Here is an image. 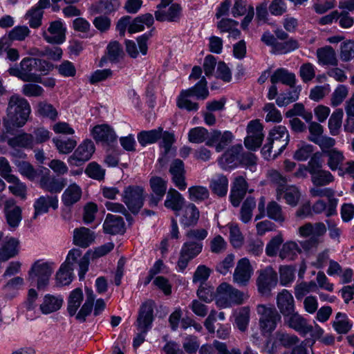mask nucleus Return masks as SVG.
<instances>
[{
	"label": "nucleus",
	"instance_id": "obj_11",
	"mask_svg": "<svg viewBox=\"0 0 354 354\" xmlns=\"http://www.w3.org/2000/svg\"><path fill=\"white\" fill-rule=\"evenodd\" d=\"M310 165V180L314 186L324 187L335 181V176L331 172L322 168V162L319 157L315 156Z\"/></svg>",
	"mask_w": 354,
	"mask_h": 354
},
{
	"label": "nucleus",
	"instance_id": "obj_7",
	"mask_svg": "<svg viewBox=\"0 0 354 354\" xmlns=\"http://www.w3.org/2000/svg\"><path fill=\"white\" fill-rule=\"evenodd\" d=\"M145 196L144 187L140 185L125 187L121 195L122 202L133 214H137L142 207Z\"/></svg>",
	"mask_w": 354,
	"mask_h": 354
},
{
	"label": "nucleus",
	"instance_id": "obj_6",
	"mask_svg": "<svg viewBox=\"0 0 354 354\" xmlns=\"http://www.w3.org/2000/svg\"><path fill=\"white\" fill-rule=\"evenodd\" d=\"M248 298L246 293L227 283H222L216 289V305L220 308L240 305Z\"/></svg>",
	"mask_w": 354,
	"mask_h": 354
},
{
	"label": "nucleus",
	"instance_id": "obj_20",
	"mask_svg": "<svg viewBox=\"0 0 354 354\" xmlns=\"http://www.w3.org/2000/svg\"><path fill=\"white\" fill-rule=\"evenodd\" d=\"M66 28L60 21H55L50 24L46 31L43 32L44 39L50 44H60L66 39Z\"/></svg>",
	"mask_w": 354,
	"mask_h": 354
},
{
	"label": "nucleus",
	"instance_id": "obj_18",
	"mask_svg": "<svg viewBox=\"0 0 354 354\" xmlns=\"http://www.w3.org/2000/svg\"><path fill=\"white\" fill-rule=\"evenodd\" d=\"M149 185L152 193L149 196V205L151 207H156L166 194L167 182L158 176L150 178Z\"/></svg>",
	"mask_w": 354,
	"mask_h": 354
},
{
	"label": "nucleus",
	"instance_id": "obj_2",
	"mask_svg": "<svg viewBox=\"0 0 354 354\" xmlns=\"http://www.w3.org/2000/svg\"><path fill=\"white\" fill-rule=\"evenodd\" d=\"M6 112L3 124L6 133H10L14 127H22L26 123L31 112L30 105L25 98L13 95L9 99Z\"/></svg>",
	"mask_w": 354,
	"mask_h": 354
},
{
	"label": "nucleus",
	"instance_id": "obj_60",
	"mask_svg": "<svg viewBox=\"0 0 354 354\" xmlns=\"http://www.w3.org/2000/svg\"><path fill=\"white\" fill-rule=\"evenodd\" d=\"M317 288L315 281L305 282L297 283L295 286V295L297 300H301L307 294L311 291H314Z\"/></svg>",
	"mask_w": 354,
	"mask_h": 354
},
{
	"label": "nucleus",
	"instance_id": "obj_48",
	"mask_svg": "<svg viewBox=\"0 0 354 354\" xmlns=\"http://www.w3.org/2000/svg\"><path fill=\"white\" fill-rule=\"evenodd\" d=\"M52 141L59 153L62 154L70 153L77 145V142L73 138L57 137L53 138Z\"/></svg>",
	"mask_w": 354,
	"mask_h": 354
},
{
	"label": "nucleus",
	"instance_id": "obj_32",
	"mask_svg": "<svg viewBox=\"0 0 354 354\" xmlns=\"http://www.w3.org/2000/svg\"><path fill=\"white\" fill-rule=\"evenodd\" d=\"M281 198H284L288 205L295 207L300 198L299 191L297 187L293 185L277 188V199L280 200Z\"/></svg>",
	"mask_w": 354,
	"mask_h": 354
},
{
	"label": "nucleus",
	"instance_id": "obj_14",
	"mask_svg": "<svg viewBox=\"0 0 354 354\" xmlns=\"http://www.w3.org/2000/svg\"><path fill=\"white\" fill-rule=\"evenodd\" d=\"M234 138L231 131L222 132L215 129L209 132L205 145L210 147H214L216 151L221 152L232 142Z\"/></svg>",
	"mask_w": 354,
	"mask_h": 354
},
{
	"label": "nucleus",
	"instance_id": "obj_33",
	"mask_svg": "<svg viewBox=\"0 0 354 354\" xmlns=\"http://www.w3.org/2000/svg\"><path fill=\"white\" fill-rule=\"evenodd\" d=\"M270 82L272 84L281 83L290 87H294L296 83L295 73L289 72L286 68H279L274 71L270 77Z\"/></svg>",
	"mask_w": 354,
	"mask_h": 354
},
{
	"label": "nucleus",
	"instance_id": "obj_23",
	"mask_svg": "<svg viewBox=\"0 0 354 354\" xmlns=\"http://www.w3.org/2000/svg\"><path fill=\"white\" fill-rule=\"evenodd\" d=\"M277 305L284 318L295 310V301L292 294L286 289L277 296Z\"/></svg>",
	"mask_w": 354,
	"mask_h": 354
},
{
	"label": "nucleus",
	"instance_id": "obj_49",
	"mask_svg": "<svg viewBox=\"0 0 354 354\" xmlns=\"http://www.w3.org/2000/svg\"><path fill=\"white\" fill-rule=\"evenodd\" d=\"M300 252L301 250L296 242L288 241L282 245L281 249L279 250V256L281 259L292 261L295 259Z\"/></svg>",
	"mask_w": 354,
	"mask_h": 354
},
{
	"label": "nucleus",
	"instance_id": "obj_53",
	"mask_svg": "<svg viewBox=\"0 0 354 354\" xmlns=\"http://www.w3.org/2000/svg\"><path fill=\"white\" fill-rule=\"evenodd\" d=\"M333 327L339 334H346L352 328V324L344 313H338L333 322Z\"/></svg>",
	"mask_w": 354,
	"mask_h": 354
},
{
	"label": "nucleus",
	"instance_id": "obj_16",
	"mask_svg": "<svg viewBox=\"0 0 354 354\" xmlns=\"http://www.w3.org/2000/svg\"><path fill=\"white\" fill-rule=\"evenodd\" d=\"M253 274V268L248 259H241L236 264L233 274V281L239 286H246Z\"/></svg>",
	"mask_w": 354,
	"mask_h": 354
},
{
	"label": "nucleus",
	"instance_id": "obj_17",
	"mask_svg": "<svg viewBox=\"0 0 354 354\" xmlns=\"http://www.w3.org/2000/svg\"><path fill=\"white\" fill-rule=\"evenodd\" d=\"M3 210L7 224L10 230H15L22 220L21 208L14 199L10 198L6 201Z\"/></svg>",
	"mask_w": 354,
	"mask_h": 354
},
{
	"label": "nucleus",
	"instance_id": "obj_57",
	"mask_svg": "<svg viewBox=\"0 0 354 354\" xmlns=\"http://www.w3.org/2000/svg\"><path fill=\"white\" fill-rule=\"evenodd\" d=\"M189 198L196 203L207 199L209 196V190L203 186H192L188 189Z\"/></svg>",
	"mask_w": 354,
	"mask_h": 354
},
{
	"label": "nucleus",
	"instance_id": "obj_63",
	"mask_svg": "<svg viewBox=\"0 0 354 354\" xmlns=\"http://www.w3.org/2000/svg\"><path fill=\"white\" fill-rule=\"evenodd\" d=\"M108 59L112 62H118L123 55V49L118 41H111L107 47Z\"/></svg>",
	"mask_w": 354,
	"mask_h": 354
},
{
	"label": "nucleus",
	"instance_id": "obj_36",
	"mask_svg": "<svg viewBox=\"0 0 354 354\" xmlns=\"http://www.w3.org/2000/svg\"><path fill=\"white\" fill-rule=\"evenodd\" d=\"M316 55L318 59V63L321 65H337L338 61L336 57L335 51L330 46H326L325 47L318 48L317 50Z\"/></svg>",
	"mask_w": 354,
	"mask_h": 354
},
{
	"label": "nucleus",
	"instance_id": "obj_52",
	"mask_svg": "<svg viewBox=\"0 0 354 354\" xmlns=\"http://www.w3.org/2000/svg\"><path fill=\"white\" fill-rule=\"evenodd\" d=\"M266 215L270 219L282 223L286 220V216L282 207L276 201L269 202L266 208Z\"/></svg>",
	"mask_w": 354,
	"mask_h": 354
},
{
	"label": "nucleus",
	"instance_id": "obj_37",
	"mask_svg": "<svg viewBox=\"0 0 354 354\" xmlns=\"http://www.w3.org/2000/svg\"><path fill=\"white\" fill-rule=\"evenodd\" d=\"M324 156L327 158V165L331 171H337L343 167L345 157L343 152L333 148L330 151H324Z\"/></svg>",
	"mask_w": 354,
	"mask_h": 354
},
{
	"label": "nucleus",
	"instance_id": "obj_24",
	"mask_svg": "<svg viewBox=\"0 0 354 354\" xmlns=\"http://www.w3.org/2000/svg\"><path fill=\"white\" fill-rule=\"evenodd\" d=\"M95 239V232L90 229L81 227L73 231V243L82 248L90 246Z\"/></svg>",
	"mask_w": 354,
	"mask_h": 354
},
{
	"label": "nucleus",
	"instance_id": "obj_40",
	"mask_svg": "<svg viewBox=\"0 0 354 354\" xmlns=\"http://www.w3.org/2000/svg\"><path fill=\"white\" fill-rule=\"evenodd\" d=\"M86 298L85 302L81 307L79 312L75 314V318L80 322H84L86 317L91 313L95 299V295L92 290L86 289Z\"/></svg>",
	"mask_w": 354,
	"mask_h": 354
},
{
	"label": "nucleus",
	"instance_id": "obj_26",
	"mask_svg": "<svg viewBox=\"0 0 354 354\" xmlns=\"http://www.w3.org/2000/svg\"><path fill=\"white\" fill-rule=\"evenodd\" d=\"M66 179L44 175L39 180L40 187L50 193H59L66 185Z\"/></svg>",
	"mask_w": 354,
	"mask_h": 354
},
{
	"label": "nucleus",
	"instance_id": "obj_19",
	"mask_svg": "<svg viewBox=\"0 0 354 354\" xmlns=\"http://www.w3.org/2000/svg\"><path fill=\"white\" fill-rule=\"evenodd\" d=\"M248 190V183L244 177L239 176L234 178L232 184L230 199L232 205L237 207L244 198Z\"/></svg>",
	"mask_w": 354,
	"mask_h": 354
},
{
	"label": "nucleus",
	"instance_id": "obj_1",
	"mask_svg": "<svg viewBox=\"0 0 354 354\" xmlns=\"http://www.w3.org/2000/svg\"><path fill=\"white\" fill-rule=\"evenodd\" d=\"M53 68V65L46 60L33 57H25L19 67L10 68L9 73L24 82H41V76L47 75Z\"/></svg>",
	"mask_w": 354,
	"mask_h": 354
},
{
	"label": "nucleus",
	"instance_id": "obj_35",
	"mask_svg": "<svg viewBox=\"0 0 354 354\" xmlns=\"http://www.w3.org/2000/svg\"><path fill=\"white\" fill-rule=\"evenodd\" d=\"M185 199L176 189L171 188L168 190L164 203L165 207L176 212L180 211L183 207Z\"/></svg>",
	"mask_w": 354,
	"mask_h": 354
},
{
	"label": "nucleus",
	"instance_id": "obj_50",
	"mask_svg": "<svg viewBox=\"0 0 354 354\" xmlns=\"http://www.w3.org/2000/svg\"><path fill=\"white\" fill-rule=\"evenodd\" d=\"M299 339L295 335H290L286 333L278 331L276 333V341L272 344V350L270 353L273 354L275 352L274 346L279 343L284 347H290L299 343Z\"/></svg>",
	"mask_w": 354,
	"mask_h": 354
},
{
	"label": "nucleus",
	"instance_id": "obj_21",
	"mask_svg": "<svg viewBox=\"0 0 354 354\" xmlns=\"http://www.w3.org/2000/svg\"><path fill=\"white\" fill-rule=\"evenodd\" d=\"M182 7L178 3H172L169 8L156 10L154 15L158 21L178 22L182 15Z\"/></svg>",
	"mask_w": 354,
	"mask_h": 354
},
{
	"label": "nucleus",
	"instance_id": "obj_15",
	"mask_svg": "<svg viewBox=\"0 0 354 354\" xmlns=\"http://www.w3.org/2000/svg\"><path fill=\"white\" fill-rule=\"evenodd\" d=\"M263 127L257 120H252L247 127L248 136L245 138L244 144L246 148L256 150L263 141Z\"/></svg>",
	"mask_w": 354,
	"mask_h": 354
},
{
	"label": "nucleus",
	"instance_id": "obj_31",
	"mask_svg": "<svg viewBox=\"0 0 354 354\" xmlns=\"http://www.w3.org/2000/svg\"><path fill=\"white\" fill-rule=\"evenodd\" d=\"M199 211L193 203H189L181 209L180 224L186 227L195 225L199 218Z\"/></svg>",
	"mask_w": 354,
	"mask_h": 354
},
{
	"label": "nucleus",
	"instance_id": "obj_54",
	"mask_svg": "<svg viewBox=\"0 0 354 354\" xmlns=\"http://www.w3.org/2000/svg\"><path fill=\"white\" fill-rule=\"evenodd\" d=\"M299 48L297 40L290 38L283 42L277 41L274 45V50H271V53L276 55H283L288 53Z\"/></svg>",
	"mask_w": 354,
	"mask_h": 354
},
{
	"label": "nucleus",
	"instance_id": "obj_64",
	"mask_svg": "<svg viewBox=\"0 0 354 354\" xmlns=\"http://www.w3.org/2000/svg\"><path fill=\"white\" fill-rule=\"evenodd\" d=\"M38 113L43 116L48 118L52 120H55L57 118L58 113L56 109L46 102H40L37 104Z\"/></svg>",
	"mask_w": 354,
	"mask_h": 354
},
{
	"label": "nucleus",
	"instance_id": "obj_42",
	"mask_svg": "<svg viewBox=\"0 0 354 354\" xmlns=\"http://www.w3.org/2000/svg\"><path fill=\"white\" fill-rule=\"evenodd\" d=\"M62 304V297L46 295L43 303L40 305V310L44 314H49L59 310Z\"/></svg>",
	"mask_w": 354,
	"mask_h": 354
},
{
	"label": "nucleus",
	"instance_id": "obj_12",
	"mask_svg": "<svg viewBox=\"0 0 354 354\" xmlns=\"http://www.w3.org/2000/svg\"><path fill=\"white\" fill-rule=\"evenodd\" d=\"M203 243L194 241H185L180 251L177 262L178 270L184 272L190 261L196 257L203 250Z\"/></svg>",
	"mask_w": 354,
	"mask_h": 354
},
{
	"label": "nucleus",
	"instance_id": "obj_22",
	"mask_svg": "<svg viewBox=\"0 0 354 354\" xmlns=\"http://www.w3.org/2000/svg\"><path fill=\"white\" fill-rule=\"evenodd\" d=\"M242 149L241 145H236L229 148L219 159V164L222 168L228 169L236 167Z\"/></svg>",
	"mask_w": 354,
	"mask_h": 354
},
{
	"label": "nucleus",
	"instance_id": "obj_47",
	"mask_svg": "<svg viewBox=\"0 0 354 354\" xmlns=\"http://www.w3.org/2000/svg\"><path fill=\"white\" fill-rule=\"evenodd\" d=\"M7 182L10 184L8 189L13 195L19 197L22 200L26 198L27 187L17 176L10 177Z\"/></svg>",
	"mask_w": 354,
	"mask_h": 354
},
{
	"label": "nucleus",
	"instance_id": "obj_10",
	"mask_svg": "<svg viewBox=\"0 0 354 354\" xmlns=\"http://www.w3.org/2000/svg\"><path fill=\"white\" fill-rule=\"evenodd\" d=\"M257 274L256 284L258 292L263 296H269L272 289L277 284V272L272 266H266L258 270Z\"/></svg>",
	"mask_w": 354,
	"mask_h": 354
},
{
	"label": "nucleus",
	"instance_id": "obj_61",
	"mask_svg": "<svg viewBox=\"0 0 354 354\" xmlns=\"http://www.w3.org/2000/svg\"><path fill=\"white\" fill-rule=\"evenodd\" d=\"M209 133L208 131L201 127L192 128L188 133V140L192 143H202L207 140Z\"/></svg>",
	"mask_w": 354,
	"mask_h": 354
},
{
	"label": "nucleus",
	"instance_id": "obj_46",
	"mask_svg": "<svg viewBox=\"0 0 354 354\" xmlns=\"http://www.w3.org/2000/svg\"><path fill=\"white\" fill-rule=\"evenodd\" d=\"M162 131V128L161 127L150 131H142L138 133V140L142 147L155 143L160 139Z\"/></svg>",
	"mask_w": 354,
	"mask_h": 354
},
{
	"label": "nucleus",
	"instance_id": "obj_28",
	"mask_svg": "<svg viewBox=\"0 0 354 354\" xmlns=\"http://www.w3.org/2000/svg\"><path fill=\"white\" fill-rule=\"evenodd\" d=\"M82 188L76 183L70 184L62 195V202L66 207H71L82 198Z\"/></svg>",
	"mask_w": 354,
	"mask_h": 354
},
{
	"label": "nucleus",
	"instance_id": "obj_30",
	"mask_svg": "<svg viewBox=\"0 0 354 354\" xmlns=\"http://www.w3.org/2000/svg\"><path fill=\"white\" fill-rule=\"evenodd\" d=\"M327 231L325 224L322 222L315 223H306L298 228V233L301 237L307 238L313 236H323Z\"/></svg>",
	"mask_w": 354,
	"mask_h": 354
},
{
	"label": "nucleus",
	"instance_id": "obj_55",
	"mask_svg": "<svg viewBox=\"0 0 354 354\" xmlns=\"http://www.w3.org/2000/svg\"><path fill=\"white\" fill-rule=\"evenodd\" d=\"M256 207L254 198L248 196L242 204L240 210V219L245 223H248L252 216V211Z\"/></svg>",
	"mask_w": 354,
	"mask_h": 354
},
{
	"label": "nucleus",
	"instance_id": "obj_59",
	"mask_svg": "<svg viewBox=\"0 0 354 354\" xmlns=\"http://www.w3.org/2000/svg\"><path fill=\"white\" fill-rule=\"evenodd\" d=\"M73 268H68L67 264H62L56 274L57 283L60 286H66L73 281Z\"/></svg>",
	"mask_w": 354,
	"mask_h": 354
},
{
	"label": "nucleus",
	"instance_id": "obj_5",
	"mask_svg": "<svg viewBox=\"0 0 354 354\" xmlns=\"http://www.w3.org/2000/svg\"><path fill=\"white\" fill-rule=\"evenodd\" d=\"M153 321V302L148 300L144 302L139 310L136 326L140 331L133 339L134 348L140 346L145 339L147 333L151 328Z\"/></svg>",
	"mask_w": 354,
	"mask_h": 354
},
{
	"label": "nucleus",
	"instance_id": "obj_8",
	"mask_svg": "<svg viewBox=\"0 0 354 354\" xmlns=\"http://www.w3.org/2000/svg\"><path fill=\"white\" fill-rule=\"evenodd\" d=\"M54 268L53 263L37 261L28 272V280L31 282L37 281L38 289L44 288L48 283Z\"/></svg>",
	"mask_w": 354,
	"mask_h": 354
},
{
	"label": "nucleus",
	"instance_id": "obj_62",
	"mask_svg": "<svg viewBox=\"0 0 354 354\" xmlns=\"http://www.w3.org/2000/svg\"><path fill=\"white\" fill-rule=\"evenodd\" d=\"M348 93L346 86L343 84L338 85L331 95L330 104L335 107L340 105L346 99Z\"/></svg>",
	"mask_w": 354,
	"mask_h": 354
},
{
	"label": "nucleus",
	"instance_id": "obj_38",
	"mask_svg": "<svg viewBox=\"0 0 354 354\" xmlns=\"http://www.w3.org/2000/svg\"><path fill=\"white\" fill-rule=\"evenodd\" d=\"M7 143L11 148L32 149L34 147V136L30 133H22L9 138Z\"/></svg>",
	"mask_w": 354,
	"mask_h": 354
},
{
	"label": "nucleus",
	"instance_id": "obj_3",
	"mask_svg": "<svg viewBox=\"0 0 354 354\" xmlns=\"http://www.w3.org/2000/svg\"><path fill=\"white\" fill-rule=\"evenodd\" d=\"M209 95L207 80L203 77L194 86L180 92L177 97L176 104L179 109L197 111L199 109L198 103L191 101L189 97H195L197 100H205Z\"/></svg>",
	"mask_w": 354,
	"mask_h": 354
},
{
	"label": "nucleus",
	"instance_id": "obj_56",
	"mask_svg": "<svg viewBox=\"0 0 354 354\" xmlns=\"http://www.w3.org/2000/svg\"><path fill=\"white\" fill-rule=\"evenodd\" d=\"M314 326L308 324L306 328L304 329L302 336H306L310 333V337L305 339V343H308L309 346H313L316 340L320 339L324 334V330L314 322Z\"/></svg>",
	"mask_w": 354,
	"mask_h": 354
},
{
	"label": "nucleus",
	"instance_id": "obj_29",
	"mask_svg": "<svg viewBox=\"0 0 354 354\" xmlns=\"http://www.w3.org/2000/svg\"><path fill=\"white\" fill-rule=\"evenodd\" d=\"M103 230L105 233L110 234H122L125 231V225L121 216L107 214L103 223Z\"/></svg>",
	"mask_w": 354,
	"mask_h": 354
},
{
	"label": "nucleus",
	"instance_id": "obj_43",
	"mask_svg": "<svg viewBox=\"0 0 354 354\" xmlns=\"http://www.w3.org/2000/svg\"><path fill=\"white\" fill-rule=\"evenodd\" d=\"M154 22L153 17L150 13H146L136 17L130 24L128 31L130 33H135L144 30L145 25L150 27Z\"/></svg>",
	"mask_w": 354,
	"mask_h": 354
},
{
	"label": "nucleus",
	"instance_id": "obj_51",
	"mask_svg": "<svg viewBox=\"0 0 354 354\" xmlns=\"http://www.w3.org/2000/svg\"><path fill=\"white\" fill-rule=\"evenodd\" d=\"M235 324L242 332L247 330L250 322V308L244 306L239 308L234 313Z\"/></svg>",
	"mask_w": 354,
	"mask_h": 354
},
{
	"label": "nucleus",
	"instance_id": "obj_58",
	"mask_svg": "<svg viewBox=\"0 0 354 354\" xmlns=\"http://www.w3.org/2000/svg\"><path fill=\"white\" fill-rule=\"evenodd\" d=\"M344 112L342 109H336L330 115L328 120V128L330 133L333 136L337 135L342 127Z\"/></svg>",
	"mask_w": 354,
	"mask_h": 354
},
{
	"label": "nucleus",
	"instance_id": "obj_41",
	"mask_svg": "<svg viewBox=\"0 0 354 354\" xmlns=\"http://www.w3.org/2000/svg\"><path fill=\"white\" fill-rule=\"evenodd\" d=\"M84 299L81 288H75L71 292L67 300V312L71 317L75 315Z\"/></svg>",
	"mask_w": 354,
	"mask_h": 354
},
{
	"label": "nucleus",
	"instance_id": "obj_13",
	"mask_svg": "<svg viewBox=\"0 0 354 354\" xmlns=\"http://www.w3.org/2000/svg\"><path fill=\"white\" fill-rule=\"evenodd\" d=\"M95 150V145L91 140H84L75 150L73 153L68 158V162L71 166L80 167L88 161Z\"/></svg>",
	"mask_w": 354,
	"mask_h": 354
},
{
	"label": "nucleus",
	"instance_id": "obj_25",
	"mask_svg": "<svg viewBox=\"0 0 354 354\" xmlns=\"http://www.w3.org/2000/svg\"><path fill=\"white\" fill-rule=\"evenodd\" d=\"M91 134L96 142H105L108 145L113 143L117 139L115 131L107 124L94 127Z\"/></svg>",
	"mask_w": 354,
	"mask_h": 354
},
{
	"label": "nucleus",
	"instance_id": "obj_27",
	"mask_svg": "<svg viewBox=\"0 0 354 354\" xmlns=\"http://www.w3.org/2000/svg\"><path fill=\"white\" fill-rule=\"evenodd\" d=\"M50 207L56 209L58 207V198L57 196H41L37 198L34 204L35 218L38 215L47 213Z\"/></svg>",
	"mask_w": 354,
	"mask_h": 354
},
{
	"label": "nucleus",
	"instance_id": "obj_39",
	"mask_svg": "<svg viewBox=\"0 0 354 354\" xmlns=\"http://www.w3.org/2000/svg\"><path fill=\"white\" fill-rule=\"evenodd\" d=\"M19 241L15 238L8 239L0 248V263L7 261L18 253Z\"/></svg>",
	"mask_w": 354,
	"mask_h": 354
},
{
	"label": "nucleus",
	"instance_id": "obj_4",
	"mask_svg": "<svg viewBox=\"0 0 354 354\" xmlns=\"http://www.w3.org/2000/svg\"><path fill=\"white\" fill-rule=\"evenodd\" d=\"M321 187H311L309 190L313 197H326L327 201L322 199L317 200L313 205L314 214H324L326 217L337 214L338 199L334 197L335 192L331 188H320Z\"/></svg>",
	"mask_w": 354,
	"mask_h": 354
},
{
	"label": "nucleus",
	"instance_id": "obj_45",
	"mask_svg": "<svg viewBox=\"0 0 354 354\" xmlns=\"http://www.w3.org/2000/svg\"><path fill=\"white\" fill-rule=\"evenodd\" d=\"M284 319L286 320L288 326L299 333L300 335L303 333L308 325L307 319L295 310L289 315H286Z\"/></svg>",
	"mask_w": 354,
	"mask_h": 354
},
{
	"label": "nucleus",
	"instance_id": "obj_9",
	"mask_svg": "<svg viewBox=\"0 0 354 354\" xmlns=\"http://www.w3.org/2000/svg\"><path fill=\"white\" fill-rule=\"evenodd\" d=\"M257 310L260 315L259 326L262 333H271L276 328L277 323L281 321V315L274 308L268 307L263 304H259Z\"/></svg>",
	"mask_w": 354,
	"mask_h": 354
},
{
	"label": "nucleus",
	"instance_id": "obj_34",
	"mask_svg": "<svg viewBox=\"0 0 354 354\" xmlns=\"http://www.w3.org/2000/svg\"><path fill=\"white\" fill-rule=\"evenodd\" d=\"M120 7V0H100L98 3L91 6L90 12L92 15L100 14L102 12L105 14H111L118 10Z\"/></svg>",
	"mask_w": 354,
	"mask_h": 354
},
{
	"label": "nucleus",
	"instance_id": "obj_44",
	"mask_svg": "<svg viewBox=\"0 0 354 354\" xmlns=\"http://www.w3.org/2000/svg\"><path fill=\"white\" fill-rule=\"evenodd\" d=\"M209 187L212 192L218 196H225L228 190V180L223 174L217 175L211 180Z\"/></svg>",
	"mask_w": 354,
	"mask_h": 354
}]
</instances>
